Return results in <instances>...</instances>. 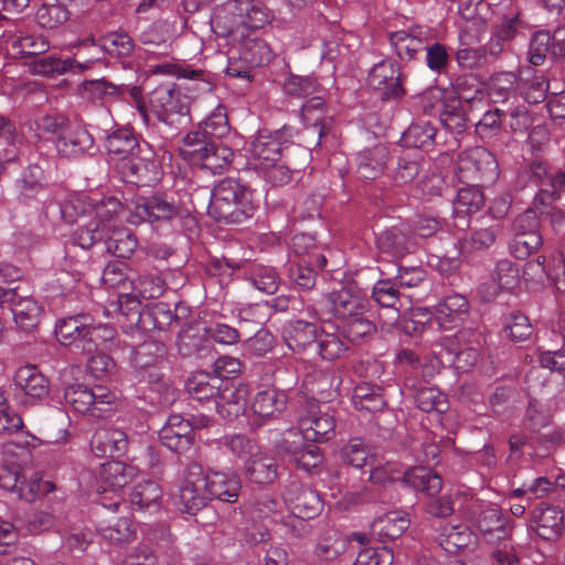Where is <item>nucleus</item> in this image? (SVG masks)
I'll use <instances>...</instances> for the list:
<instances>
[{
    "mask_svg": "<svg viewBox=\"0 0 565 565\" xmlns=\"http://www.w3.org/2000/svg\"><path fill=\"white\" fill-rule=\"evenodd\" d=\"M533 184L539 189L533 205L555 204L565 193V172L551 168L546 162L532 161Z\"/></svg>",
    "mask_w": 565,
    "mask_h": 565,
    "instance_id": "obj_15",
    "label": "nucleus"
},
{
    "mask_svg": "<svg viewBox=\"0 0 565 565\" xmlns=\"http://www.w3.org/2000/svg\"><path fill=\"white\" fill-rule=\"evenodd\" d=\"M341 461L348 466L361 469L372 458L370 446L360 437L349 439L339 451Z\"/></svg>",
    "mask_w": 565,
    "mask_h": 565,
    "instance_id": "obj_62",
    "label": "nucleus"
},
{
    "mask_svg": "<svg viewBox=\"0 0 565 565\" xmlns=\"http://www.w3.org/2000/svg\"><path fill=\"white\" fill-rule=\"evenodd\" d=\"M497 161L486 149L476 148L459 157L457 175L462 183L478 184L497 178Z\"/></svg>",
    "mask_w": 565,
    "mask_h": 565,
    "instance_id": "obj_14",
    "label": "nucleus"
},
{
    "mask_svg": "<svg viewBox=\"0 0 565 565\" xmlns=\"http://www.w3.org/2000/svg\"><path fill=\"white\" fill-rule=\"evenodd\" d=\"M104 243L106 250L119 258H129L138 246L136 235L126 227L111 228L108 226V234Z\"/></svg>",
    "mask_w": 565,
    "mask_h": 565,
    "instance_id": "obj_51",
    "label": "nucleus"
},
{
    "mask_svg": "<svg viewBox=\"0 0 565 565\" xmlns=\"http://www.w3.org/2000/svg\"><path fill=\"white\" fill-rule=\"evenodd\" d=\"M254 192L238 180L225 178L211 190L209 215L218 223L239 225L256 212Z\"/></svg>",
    "mask_w": 565,
    "mask_h": 565,
    "instance_id": "obj_3",
    "label": "nucleus"
},
{
    "mask_svg": "<svg viewBox=\"0 0 565 565\" xmlns=\"http://www.w3.org/2000/svg\"><path fill=\"white\" fill-rule=\"evenodd\" d=\"M388 42L398 60L404 63L416 60L425 49V40L419 29L392 32L388 34Z\"/></svg>",
    "mask_w": 565,
    "mask_h": 565,
    "instance_id": "obj_35",
    "label": "nucleus"
},
{
    "mask_svg": "<svg viewBox=\"0 0 565 565\" xmlns=\"http://www.w3.org/2000/svg\"><path fill=\"white\" fill-rule=\"evenodd\" d=\"M40 425V433L42 434L44 441L54 444L65 438L67 427L70 425V418L64 411L55 408L42 418Z\"/></svg>",
    "mask_w": 565,
    "mask_h": 565,
    "instance_id": "obj_59",
    "label": "nucleus"
},
{
    "mask_svg": "<svg viewBox=\"0 0 565 565\" xmlns=\"http://www.w3.org/2000/svg\"><path fill=\"white\" fill-rule=\"evenodd\" d=\"M25 480L21 476V467L17 463L0 465V488L12 493H17L20 499L33 501L39 486L35 483L28 486L25 491Z\"/></svg>",
    "mask_w": 565,
    "mask_h": 565,
    "instance_id": "obj_44",
    "label": "nucleus"
},
{
    "mask_svg": "<svg viewBox=\"0 0 565 565\" xmlns=\"http://www.w3.org/2000/svg\"><path fill=\"white\" fill-rule=\"evenodd\" d=\"M388 158L390 150L385 145L364 149L356 156L358 173L365 180H374L384 171Z\"/></svg>",
    "mask_w": 565,
    "mask_h": 565,
    "instance_id": "obj_41",
    "label": "nucleus"
},
{
    "mask_svg": "<svg viewBox=\"0 0 565 565\" xmlns=\"http://www.w3.org/2000/svg\"><path fill=\"white\" fill-rule=\"evenodd\" d=\"M367 85L383 102L399 100L406 93L401 65L391 58L382 60L371 68Z\"/></svg>",
    "mask_w": 565,
    "mask_h": 565,
    "instance_id": "obj_11",
    "label": "nucleus"
},
{
    "mask_svg": "<svg viewBox=\"0 0 565 565\" xmlns=\"http://www.w3.org/2000/svg\"><path fill=\"white\" fill-rule=\"evenodd\" d=\"M203 479L206 482L211 500L216 499L228 503L237 501L242 490L238 475L209 469L207 471L203 470Z\"/></svg>",
    "mask_w": 565,
    "mask_h": 565,
    "instance_id": "obj_26",
    "label": "nucleus"
},
{
    "mask_svg": "<svg viewBox=\"0 0 565 565\" xmlns=\"http://www.w3.org/2000/svg\"><path fill=\"white\" fill-rule=\"evenodd\" d=\"M288 403L286 391L267 387L257 392L252 401V411L259 418H271L282 413Z\"/></svg>",
    "mask_w": 565,
    "mask_h": 565,
    "instance_id": "obj_42",
    "label": "nucleus"
},
{
    "mask_svg": "<svg viewBox=\"0 0 565 565\" xmlns=\"http://www.w3.org/2000/svg\"><path fill=\"white\" fill-rule=\"evenodd\" d=\"M92 451L99 458H119L127 451L128 437L122 430H99L90 440Z\"/></svg>",
    "mask_w": 565,
    "mask_h": 565,
    "instance_id": "obj_34",
    "label": "nucleus"
},
{
    "mask_svg": "<svg viewBox=\"0 0 565 565\" xmlns=\"http://www.w3.org/2000/svg\"><path fill=\"white\" fill-rule=\"evenodd\" d=\"M406 513L391 511L374 519L371 524V534L382 543L398 539L409 526Z\"/></svg>",
    "mask_w": 565,
    "mask_h": 565,
    "instance_id": "obj_37",
    "label": "nucleus"
},
{
    "mask_svg": "<svg viewBox=\"0 0 565 565\" xmlns=\"http://www.w3.org/2000/svg\"><path fill=\"white\" fill-rule=\"evenodd\" d=\"M491 35L483 52L500 56L518 36H524L529 30L521 9L512 0H502L492 9Z\"/></svg>",
    "mask_w": 565,
    "mask_h": 565,
    "instance_id": "obj_4",
    "label": "nucleus"
},
{
    "mask_svg": "<svg viewBox=\"0 0 565 565\" xmlns=\"http://www.w3.org/2000/svg\"><path fill=\"white\" fill-rule=\"evenodd\" d=\"M15 190L20 203L38 207L50 199V188L45 172L39 164H29L15 180Z\"/></svg>",
    "mask_w": 565,
    "mask_h": 565,
    "instance_id": "obj_17",
    "label": "nucleus"
},
{
    "mask_svg": "<svg viewBox=\"0 0 565 565\" xmlns=\"http://www.w3.org/2000/svg\"><path fill=\"white\" fill-rule=\"evenodd\" d=\"M565 52V29H557L552 35L546 30L534 32L529 44V62L542 65L547 54L556 57Z\"/></svg>",
    "mask_w": 565,
    "mask_h": 565,
    "instance_id": "obj_25",
    "label": "nucleus"
},
{
    "mask_svg": "<svg viewBox=\"0 0 565 565\" xmlns=\"http://www.w3.org/2000/svg\"><path fill=\"white\" fill-rule=\"evenodd\" d=\"M284 500L290 512L301 520H310L322 511V500L319 493L300 482H290L284 492Z\"/></svg>",
    "mask_w": 565,
    "mask_h": 565,
    "instance_id": "obj_19",
    "label": "nucleus"
},
{
    "mask_svg": "<svg viewBox=\"0 0 565 565\" xmlns=\"http://www.w3.org/2000/svg\"><path fill=\"white\" fill-rule=\"evenodd\" d=\"M225 379L212 373L200 372L190 376L185 382V390L190 396L199 402L214 401L220 397Z\"/></svg>",
    "mask_w": 565,
    "mask_h": 565,
    "instance_id": "obj_40",
    "label": "nucleus"
},
{
    "mask_svg": "<svg viewBox=\"0 0 565 565\" xmlns=\"http://www.w3.org/2000/svg\"><path fill=\"white\" fill-rule=\"evenodd\" d=\"M518 77L512 72L495 73L490 77L488 95L493 103H504L516 96Z\"/></svg>",
    "mask_w": 565,
    "mask_h": 565,
    "instance_id": "obj_61",
    "label": "nucleus"
},
{
    "mask_svg": "<svg viewBox=\"0 0 565 565\" xmlns=\"http://www.w3.org/2000/svg\"><path fill=\"white\" fill-rule=\"evenodd\" d=\"M328 302L337 319L348 320L365 315L370 309V300L361 288L354 285L342 286L328 295Z\"/></svg>",
    "mask_w": 565,
    "mask_h": 565,
    "instance_id": "obj_18",
    "label": "nucleus"
},
{
    "mask_svg": "<svg viewBox=\"0 0 565 565\" xmlns=\"http://www.w3.org/2000/svg\"><path fill=\"white\" fill-rule=\"evenodd\" d=\"M320 329L313 322L305 320L289 321L282 328L286 344L295 352L315 349Z\"/></svg>",
    "mask_w": 565,
    "mask_h": 565,
    "instance_id": "obj_33",
    "label": "nucleus"
},
{
    "mask_svg": "<svg viewBox=\"0 0 565 565\" xmlns=\"http://www.w3.org/2000/svg\"><path fill=\"white\" fill-rule=\"evenodd\" d=\"M161 498L162 490L160 486L151 480L137 483L129 494L132 508L140 511L151 508L158 509Z\"/></svg>",
    "mask_w": 565,
    "mask_h": 565,
    "instance_id": "obj_58",
    "label": "nucleus"
},
{
    "mask_svg": "<svg viewBox=\"0 0 565 565\" xmlns=\"http://www.w3.org/2000/svg\"><path fill=\"white\" fill-rule=\"evenodd\" d=\"M211 501L206 482L203 479V467L193 461L186 467V475L179 488L177 505L183 513L195 515Z\"/></svg>",
    "mask_w": 565,
    "mask_h": 565,
    "instance_id": "obj_12",
    "label": "nucleus"
},
{
    "mask_svg": "<svg viewBox=\"0 0 565 565\" xmlns=\"http://www.w3.org/2000/svg\"><path fill=\"white\" fill-rule=\"evenodd\" d=\"M530 527L544 541H557L564 531V513L559 507L539 503L531 512Z\"/></svg>",
    "mask_w": 565,
    "mask_h": 565,
    "instance_id": "obj_21",
    "label": "nucleus"
},
{
    "mask_svg": "<svg viewBox=\"0 0 565 565\" xmlns=\"http://www.w3.org/2000/svg\"><path fill=\"white\" fill-rule=\"evenodd\" d=\"M102 476L114 489L115 495L109 500L102 497L95 508L96 531L103 540L113 545L132 542L136 537V526L130 518L117 516L114 512L121 507V498L117 490L125 488L131 480V468L120 461L103 463Z\"/></svg>",
    "mask_w": 565,
    "mask_h": 565,
    "instance_id": "obj_1",
    "label": "nucleus"
},
{
    "mask_svg": "<svg viewBox=\"0 0 565 565\" xmlns=\"http://www.w3.org/2000/svg\"><path fill=\"white\" fill-rule=\"evenodd\" d=\"M274 19V12L260 0H227L214 13L211 24L217 38L231 47L254 29Z\"/></svg>",
    "mask_w": 565,
    "mask_h": 565,
    "instance_id": "obj_2",
    "label": "nucleus"
},
{
    "mask_svg": "<svg viewBox=\"0 0 565 565\" xmlns=\"http://www.w3.org/2000/svg\"><path fill=\"white\" fill-rule=\"evenodd\" d=\"M14 382L26 396L34 399H43L50 392L49 379L34 364L19 367L14 375Z\"/></svg>",
    "mask_w": 565,
    "mask_h": 565,
    "instance_id": "obj_38",
    "label": "nucleus"
},
{
    "mask_svg": "<svg viewBox=\"0 0 565 565\" xmlns=\"http://www.w3.org/2000/svg\"><path fill=\"white\" fill-rule=\"evenodd\" d=\"M443 126L455 135H461L467 129V113L458 98H446L439 114Z\"/></svg>",
    "mask_w": 565,
    "mask_h": 565,
    "instance_id": "obj_57",
    "label": "nucleus"
},
{
    "mask_svg": "<svg viewBox=\"0 0 565 565\" xmlns=\"http://www.w3.org/2000/svg\"><path fill=\"white\" fill-rule=\"evenodd\" d=\"M145 142L131 128L120 127L107 134L104 146L111 158L122 162L138 152Z\"/></svg>",
    "mask_w": 565,
    "mask_h": 565,
    "instance_id": "obj_31",
    "label": "nucleus"
},
{
    "mask_svg": "<svg viewBox=\"0 0 565 565\" xmlns=\"http://www.w3.org/2000/svg\"><path fill=\"white\" fill-rule=\"evenodd\" d=\"M402 482L413 488L415 491L433 497L443 488L441 477L424 466H416L407 469L402 478Z\"/></svg>",
    "mask_w": 565,
    "mask_h": 565,
    "instance_id": "obj_43",
    "label": "nucleus"
},
{
    "mask_svg": "<svg viewBox=\"0 0 565 565\" xmlns=\"http://www.w3.org/2000/svg\"><path fill=\"white\" fill-rule=\"evenodd\" d=\"M407 390L413 391V398L416 406L425 413L436 412L438 414H445L449 409V402L447 396L434 386H419L415 384L408 386Z\"/></svg>",
    "mask_w": 565,
    "mask_h": 565,
    "instance_id": "obj_48",
    "label": "nucleus"
},
{
    "mask_svg": "<svg viewBox=\"0 0 565 565\" xmlns=\"http://www.w3.org/2000/svg\"><path fill=\"white\" fill-rule=\"evenodd\" d=\"M246 387H236L233 381L225 380L215 404L217 413L227 420L236 419L246 411Z\"/></svg>",
    "mask_w": 565,
    "mask_h": 565,
    "instance_id": "obj_36",
    "label": "nucleus"
},
{
    "mask_svg": "<svg viewBox=\"0 0 565 565\" xmlns=\"http://www.w3.org/2000/svg\"><path fill=\"white\" fill-rule=\"evenodd\" d=\"M451 86L456 95L448 98H458L460 104L467 103L472 105L476 102H482L486 96L484 84L473 73L457 75L451 81Z\"/></svg>",
    "mask_w": 565,
    "mask_h": 565,
    "instance_id": "obj_46",
    "label": "nucleus"
},
{
    "mask_svg": "<svg viewBox=\"0 0 565 565\" xmlns=\"http://www.w3.org/2000/svg\"><path fill=\"white\" fill-rule=\"evenodd\" d=\"M173 323H179V317L164 302H151L143 307L141 328L146 330H168Z\"/></svg>",
    "mask_w": 565,
    "mask_h": 565,
    "instance_id": "obj_47",
    "label": "nucleus"
},
{
    "mask_svg": "<svg viewBox=\"0 0 565 565\" xmlns=\"http://www.w3.org/2000/svg\"><path fill=\"white\" fill-rule=\"evenodd\" d=\"M189 143H182L180 153L193 166L222 174L228 170L234 159V151L222 141H198L189 138Z\"/></svg>",
    "mask_w": 565,
    "mask_h": 565,
    "instance_id": "obj_7",
    "label": "nucleus"
},
{
    "mask_svg": "<svg viewBox=\"0 0 565 565\" xmlns=\"http://www.w3.org/2000/svg\"><path fill=\"white\" fill-rule=\"evenodd\" d=\"M42 312L43 309L39 302L34 298L26 296H21L11 310L17 326L26 332L38 327Z\"/></svg>",
    "mask_w": 565,
    "mask_h": 565,
    "instance_id": "obj_54",
    "label": "nucleus"
},
{
    "mask_svg": "<svg viewBox=\"0 0 565 565\" xmlns=\"http://www.w3.org/2000/svg\"><path fill=\"white\" fill-rule=\"evenodd\" d=\"M192 99L181 86L161 84L149 94V105L157 118L170 126L190 122Z\"/></svg>",
    "mask_w": 565,
    "mask_h": 565,
    "instance_id": "obj_5",
    "label": "nucleus"
},
{
    "mask_svg": "<svg viewBox=\"0 0 565 565\" xmlns=\"http://www.w3.org/2000/svg\"><path fill=\"white\" fill-rule=\"evenodd\" d=\"M231 131L226 107L218 105L194 131L188 132L182 143H189V138L195 137L198 141H222Z\"/></svg>",
    "mask_w": 565,
    "mask_h": 565,
    "instance_id": "obj_28",
    "label": "nucleus"
},
{
    "mask_svg": "<svg viewBox=\"0 0 565 565\" xmlns=\"http://www.w3.org/2000/svg\"><path fill=\"white\" fill-rule=\"evenodd\" d=\"M519 279L518 266L509 259H501L491 274V282L480 285L479 294L486 301H491L501 290L512 291L518 287Z\"/></svg>",
    "mask_w": 565,
    "mask_h": 565,
    "instance_id": "obj_27",
    "label": "nucleus"
},
{
    "mask_svg": "<svg viewBox=\"0 0 565 565\" xmlns=\"http://www.w3.org/2000/svg\"><path fill=\"white\" fill-rule=\"evenodd\" d=\"M57 154L65 159H79L95 149L93 135L83 127L70 126L61 137L54 139Z\"/></svg>",
    "mask_w": 565,
    "mask_h": 565,
    "instance_id": "obj_24",
    "label": "nucleus"
},
{
    "mask_svg": "<svg viewBox=\"0 0 565 565\" xmlns=\"http://www.w3.org/2000/svg\"><path fill=\"white\" fill-rule=\"evenodd\" d=\"M449 47L438 41H425V64L437 75L447 73L451 62Z\"/></svg>",
    "mask_w": 565,
    "mask_h": 565,
    "instance_id": "obj_63",
    "label": "nucleus"
},
{
    "mask_svg": "<svg viewBox=\"0 0 565 565\" xmlns=\"http://www.w3.org/2000/svg\"><path fill=\"white\" fill-rule=\"evenodd\" d=\"M372 299L384 311L379 313L383 327H393L399 319L402 300L399 286L395 279L377 280L372 288Z\"/></svg>",
    "mask_w": 565,
    "mask_h": 565,
    "instance_id": "obj_20",
    "label": "nucleus"
},
{
    "mask_svg": "<svg viewBox=\"0 0 565 565\" xmlns=\"http://www.w3.org/2000/svg\"><path fill=\"white\" fill-rule=\"evenodd\" d=\"M167 355L164 343L148 340L132 348V363L135 369L158 366Z\"/></svg>",
    "mask_w": 565,
    "mask_h": 565,
    "instance_id": "obj_55",
    "label": "nucleus"
},
{
    "mask_svg": "<svg viewBox=\"0 0 565 565\" xmlns=\"http://www.w3.org/2000/svg\"><path fill=\"white\" fill-rule=\"evenodd\" d=\"M276 452L295 463L298 469L310 475H317L321 471L324 456L317 443L307 440L303 435L297 430H289L277 441Z\"/></svg>",
    "mask_w": 565,
    "mask_h": 565,
    "instance_id": "obj_6",
    "label": "nucleus"
},
{
    "mask_svg": "<svg viewBox=\"0 0 565 565\" xmlns=\"http://www.w3.org/2000/svg\"><path fill=\"white\" fill-rule=\"evenodd\" d=\"M337 411L328 403H310L308 409L299 418L300 435L307 440L322 443L330 440L335 434Z\"/></svg>",
    "mask_w": 565,
    "mask_h": 565,
    "instance_id": "obj_10",
    "label": "nucleus"
},
{
    "mask_svg": "<svg viewBox=\"0 0 565 565\" xmlns=\"http://www.w3.org/2000/svg\"><path fill=\"white\" fill-rule=\"evenodd\" d=\"M136 372L139 384H145L154 394L150 396V404L168 406L174 401V388L158 366L136 369Z\"/></svg>",
    "mask_w": 565,
    "mask_h": 565,
    "instance_id": "obj_32",
    "label": "nucleus"
},
{
    "mask_svg": "<svg viewBox=\"0 0 565 565\" xmlns=\"http://www.w3.org/2000/svg\"><path fill=\"white\" fill-rule=\"evenodd\" d=\"M476 524L484 539L491 543L505 541L512 533L510 516L498 508L482 510L477 518Z\"/></svg>",
    "mask_w": 565,
    "mask_h": 565,
    "instance_id": "obj_29",
    "label": "nucleus"
},
{
    "mask_svg": "<svg viewBox=\"0 0 565 565\" xmlns=\"http://www.w3.org/2000/svg\"><path fill=\"white\" fill-rule=\"evenodd\" d=\"M484 205V195L478 184H467L457 191L452 200V213L457 227H469L468 216L479 212Z\"/></svg>",
    "mask_w": 565,
    "mask_h": 565,
    "instance_id": "obj_30",
    "label": "nucleus"
},
{
    "mask_svg": "<svg viewBox=\"0 0 565 565\" xmlns=\"http://www.w3.org/2000/svg\"><path fill=\"white\" fill-rule=\"evenodd\" d=\"M425 164L422 150L399 148L394 150L390 178L395 185H404L415 180Z\"/></svg>",
    "mask_w": 565,
    "mask_h": 565,
    "instance_id": "obj_23",
    "label": "nucleus"
},
{
    "mask_svg": "<svg viewBox=\"0 0 565 565\" xmlns=\"http://www.w3.org/2000/svg\"><path fill=\"white\" fill-rule=\"evenodd\" d=\"M354 407L359 411L376 413L384 408L386 402L380 387L358 385L352 395Z\"/></svg>",
    "mask_w": 565,
    "mask_h": 565,
    "instance_id": "obj_64",
    "label": "nucleus"
},
{
    "mask_svg": "<svg viewBox=\"0 0 565 565\" xmlns=\"http://www.w3.org/2000/svg\"><path fill=\"white\" fill-rule=\"evenodd\" d=\"M248 151L263 169L273 162H278L282 150L279 148V141H276L269 134V129L265 128L258 131L250 142Z\"/></svg>",
    "mask_w": 565,
    "mask_h": 565,
    "instance_id": "obj_45",
    "label": "nucleus"
},
{
    "mask_svg": "<svg viewBox=\"0 0 565 565\" xmlns=\"http://www.w3.org/2000/svg\"><path fill=\"white\" fill-rule=\"evenodd\" d=\"M468 309L469 302L465 296L459 294L448 295L436 306L437 320L440 326L448 328V322H455L461 315L467 313Z\"/></svg>",
    "mask_w": 565,
    "mask_h": 565,
    "instance_id": "obj_60",
    "label": "nucleus"
},
{
    "mask_svg": "<svg viewBox=\"0 0 565 565\" xmlns=\"http://www.w3.org/2000/svg\"><path fill=\"white\" fill-rule=\"evenodd\" d=\"M258 30H252L242 41L230 49L232 55H237L246 67L266 66L276 56V51L266 39L265 33H259Z\"/></svg>",
    "mask_w": 565,
    "mask_h": 565,
    "instance_id": "obj_16",
    "label": "nucleus"
},
{
    "mask_svg": "<svg viewBox=\"0 0 565 565\" xmlns=\"http://www.w3.org/2000/svg\"><path fill=\"white\" fill-rule=\"evenodd\" d=\"M108 234V226L100 221H89L85 226L77 227L72 236L73 248L89 252L92 247L105 241Z\"/></svg>",
    "mask_w": 565,
    "mask_h": 565,
    "instance_id": "obj_56",
    "label": "nucleus"
},
{
    "mask_svg": "<svg viewBox=\"0 0 565 565\" xmlns=\"http://www.w3.org/2000/svg\"><path fill=\"white\" fill-rule=\"evenodd\" d=\"M180 211L181 207L174 198L166 193H154L150 196H139L134 201L127 222L136 226L142 223L168 222L179 216Z\"/></svg>",
    "mask_w": 565,
    "mask_h": 565,
    "instance_id": "obj_9",
    "label": "nucleus"
},
{
    "mask_svg": "<svg viewBox=\"0 0 565 565\" xmlns=\"http://www.w3.org/2000/svg\"><path fill=\"white\" fill-rule=\"evenodd\" d=\"M118 173L124 182L137 186H149L161 179L162 168L157 153L149 142L132 157L117 164Z\"/></svg>",
    "mask_w": 565,
    "mask_h": 565,
    "instance_id": "obj_8",
    "label": "nucleus"
},
{
    "mask_svg": "<svg viewBox=\"0 0 565 565\" xmlns=\"http://www.w3.org/2000/svg\"><path fill=\"white\" fill-rule=\"evenodd\" d=\"M436 531L435 541L447 553H456L470 542L471 533L466 525L443 523Z\"/></svg>",
    "mask_w": 565,
    "mask_h": 565,
    "instance_id": "obj_52",
    "label": "nucleus"
},
{
    "mask_svg": "<svg viewBox=\"0 0 565 565\" xmlns=\"http://www.w3.org/2000/svg\"><path fill=\"white\" fill-rule=\"evenodd\" d=\"M246 478L257 484H273L278 479V465L266 454H252L244 463Z\"/></svg>",
    "mask_w": 565,
    "mask_h": 565,
    "instance_id": "obj_39",
    "label": "nucleus"
},
{
    "mask_svg": "<svg viewBox=\"0 0 565 565\" xmlns=\"http://www.w3.org/2000/svg\"><path fill=\"white\" fill-rule=\"evenodd\" d=\"M90 321L92 316L85 312L58 319L54 328L58 342L65 347L73 345L85 353Z\"/></svg>",
    "mask_w": 565,
    "mask_h": 565,
    "instance_id": "obj_22",
    "label": "nucleus"
},
{
    "mask_svg": "<svg viewBox=\"0 0 565 565\" xmlns=\"http://www.w3.org/2000/svg\"><path fill=\"white\" fill-rule=\"evenodd\" d=\"M349 342L344 334L320 330L313 351L324 361H335L345 355Z\"/></svg>",
    "mask_w": 565,
    "mask_h": 565,
    "instance_id": "obj_53",
    "label": "nucleus"
},
{
    "mask_svg": "<svg viewBox=\"0 0 565 565\" xmlns=\"http://www.w3.org/2000/svg\"><path fill=\"white\" fill-rule=\"evenodd\" d=\"M379 256L388 262H397L416 248V238L406 224H397L384 228L375 235Z\"/></svg>",
    "mask_w": 565,
    "mask_h": 565,
    "instance_id": "obj_13",
    "label": "nucleus"
},
{
    "mask_svg": "<svg viewBox=\"0 0 565 565\" xmlns=\"http://www.w3.org/2000/svg\"><path fill=\"white\" fill-rule=\"evenodd\" d=\"M178 350L182 356H204L210 351V341L200 332L198 324L183 328L178 337Z\"/></svg>",
    "mask_w": 565,
    "mask_h": 565,
    "instance_id": "obj_50",
    "label": "nucleus"
},
{
    "mask_svg": "<svg viewBox=\"0 0 565 565\" xmlns=\"http://www.w3.org/2000/svg\"><path fill=\"white\" fill-rule=\"evenodd\" d=\"M437 130L428 121L413 122L402 135L401 143L405 149H429L436 143Z\"/></svg>",
    "mask_w": 565,
    "mask_h": 565,
    "instance_id": "obj_49",
    "label": "nucleus"
}]
</instances>
